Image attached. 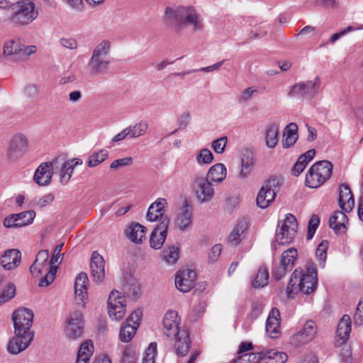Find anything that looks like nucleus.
<instances>
[{
  "instance_id": "nucleus-13",
  "label": "nucleus",
  "mask_w": 363,
  "mask_h": 363,
  "mask_svg": "<svg viewBox=\"0 0 363 363\" xmlns=\"http://www.w3.org/2000/svg\"><path fill=\"white\" fill-rule=\"evenodd\" d=\"M194 191L198 203L211 202L215 196L213 184L203 177H197L194 181Z\"/></svg>"
},
{
  "instance_id": "nucleus-6",
  "label": "nucleus",
  "mask_w": 363,
  "mask_h": 363,
  "mask_svg": "<svg viewBox=\"0 0 363 363\" xmlns=\"http://www.w3.org/2000/svg\"><path fill=\"white\" fill-rule=\"evenodd\" d=\"M333 164L327 160L313 164L306 176V184L310 188H318L323 185L332 174Z\"/></svg>"
},
{
  "instance_id": "nucleus-3",
  "label": "nucleus",
  "mask_w": 363,
  "mask_h": 363,
  "mask_svg": "<svg viewBox=\"0 0 363 363\" xmlns=\"http://www.w3.org/2000/svg\"><path fill=\"white\" fill-rule=\"evenodd\" d=\"M317 270L313 262H308L306 271L298 267L291 274L286 287L288 298H294L298 292L310 294L315 291L317 286Z\"/></svg>"
},
{
  "instance_id": "nucleus-23",
  "label": "nucleus",
  "mask_w": 363,
  "mask_h": 363,
  "mask_svg": "<svg viewBox=\"0 0 363 363\" xmlns=\"http://www.w3.org/2000/svg\"><path fill=\"white\" fill-rule=\"evenodd\" d=\"M63 247V244L57 245L54 250L53 255L51 258V267L50 272L40 279L39 286L41 287L47 286L50 284L55 279V274L58 268V264L61 262L62 254L60 253Z\"/></svg>"
},
{
  "instance_id": "nucleus-5",
  "label": "nucleus",
  "mask_w": 363,
  "mask_h": 363,
  "mask_svg": "<svg viewBox=\"0 0 363 363\" xmlns=\"http://www.w3.org/2000/svg\"><path fill=\"white\" fill-rule=\"evenodd\" d=\"M10 21L18 26H25L33 22L38 15L35 4L30 0H21L11 6Z\"/></svg>"
},
{
  "instance_id": "nucleus-18",
  "label": "nucleus",
  "mask_w": 363,
  "mask_h": 363,
  "mask_svg": "<svg viewBox=\"0 0 363 363\" xmlns=\"http://www.w3.org/2000/svg\"><path fill=\"white\" fill-rule=\"evenodd\" d=\"M180 318L175 311H167L163 318V333L170 339H174L182 329L179 325Z\"/></svg>"
},
{
  "instance_id": "nucleus-31",
  "label": "nucleus",
  "mask_w": 363,
  "mask_h": 363,
  "mask_svg": "<svg viewBox=\"0 0 363 363\" xmlns=\"http://www.w3.org/2000/svg\"><path fill=\"white\" fill-rule=\"evenodd\" d=\"M354 205V200L348 185L342 184L339 189V206L346 213L350 212Z\"/></svg>"
},
{
  "instance_id": "nucleus-37",
  "label": "nucleus",
  "mask_w": 363,
  "mask_h": 363,
  "mask_svg": "<svg viewBox=\"0 0 363 363\" xmlns=\"http://www.w3.org/2000/svg\"><path fill=\"white\" fill-rule=\"evenodd\" d=\"M94 351V346L91 340L83 342L79 348L75 363H89Z\"/></svg>"
},
{
  "instance_id": "nucleus-11",
  "label": "nucleus",
  "mask_w": 363,
  "mask_h": 363,
  "mask_svg": "<svg viewBox=\"0 0 363 363\" xmlns=\"http://www.w3.org/2000/svg\"><path fill=\"white\" fill-rule=\"evenodd\" d=\"M108 313L112 320H121L126 313L125 297L118 291H113L108 300Z\"/></svg>"
},
{
  "instance_id": "nucleus-9",
  "label": "nucleus",
  "mask_w": 363,
  "mask_h": 363,
  "mask_svg": "<svg viewBox=\"0 0 363 363\" xmlns=\"http://www.w3.org/2000/svg\"><path fill=\"white\" fill-rule=\"evenodd\" d=\"M28 141L26 135L17 133L11 137L6 147V156L9 161L16 162L28 151Z\"/></svg>"
},
{
  "instance_id": "nucleus-14",
  "label": "nucleus",
  "mask_w": 363,
  "mask_h": 363,
  "mask_svg": "<svg viewBox=\"0 0 363 363\" xmlns=\"http://www.w3.org/2000/svg\"><path fill=\"white\" fill-rule=\"evenodd\" d=\"M317 328L312 320L305 323L303 328L290 338V344L294 347H299L311 342L315 337Z\"/></svg>"
},
{
  "instance_id": "nucleus-55",
  "label": "nucleus",
  "mask_w": 363,
  "mask_h": 363,
  "mask_svg": "<svg viewBox=\"0 0 363 363\" xmlns=\"http://www.w3.org/2000/svg\"><path fill=\"white\" fill-rule=\"evenodd\" d=\"M319 224H320L319 218L316 215H313L308 222V233H307V239L308 240L312 239Z\"/></svg>"
},
{
  "instance_id": "nucleus-42",
  "label": "nucleus",
  "mask_w": 363,
  "mask_h": 363,
  "mask_svg": "<svg viewBox=\"0 0 363 363\" xmlns=\"http://www.w3.org/2000/svg\"><path fill=\"white\" fill-rule=\"evenodd\" d=\"M55 200V196L52 193H48L40 198H35L28 203L29 208L43 209L46 206L51 205Z\"/></svg>"
},
{
  "instance_id": "nucleus-10",
  "label": "nucleus",
  "mask_w": 363,
  "mask_h": 363,
  "mask_svg": "<svg viewBox=\"0 0 363 363\" xmlns=\"http://www.w3.org/2000/svg\"><path fill=\"white\" fill-rule=\"evenodd\" d=\"M245 362L252 363H285L287 354L282 352L271 350L258 353L245 354L242 355Z\"/></svg>"
},
{
  "instance_id": "nucleus-39",
  "label": "nucleus",
  "mask_w": 363,
  "mask_h": 363,
  "mask_svg": "<svg viewBox=\"0 0 363 363\" xmlns=\"http://www.w3.org/2000/svg\"><path fill=\"white\" fill-rule=\"evenodd\" d=\"M298 139V126L294 123H290L286 126L283 133L282 145L284 148L293 146Z\"/></svg>"
},
{
  "instance_id": "nucleus-8",
  "label": "nucleus",
  "mask_w": 363,
  "mask_h": 363,
  "mask_svg": "<svg viewBox=\"0 0 363 363\" xmlns=\"http://www.w3.org/2000/svg\"><path fill=\"white\" fill-rule=\"evenodd\" d=\"M298 228V223L295 216L287 214L284 220L280 222L277 228L275 239L281 245L289 244L294 240Z\"/></svg>"
},
{
  "instance_id": "nucleus-16",
  "label": "nucleus",
  "mask_w": 363,
  "mask_h": 363,
  "mask_svg": "<svg viewBox=\"0 0 363 363\" xmlns=\"http://www.w3.org/2000/svg\"><path fill=\"white\" fill-rule=\"evenodd\" d=\"M193 223V208L190 203L184 201L179 208L174 225L182 232L191 229Z\"/></svg>"
},
{
  "instance_id": "nucleus-33",
  "label": "nucleus",
  "mask_w": 363,
  "mask_h": 363,
  "mask_svg": "<svg viewBox=\"0 0 363 363\" xmlns=\"http://www.w3.org/2000/svg\"><path fill=\"white\" fill-rule=\"evenodd\" d=\"M279 135V125L272 122L266 125L264 130L265 145L268 148L274 149L278 144Z\"/></svg>"
},
{
  "instance_id": "nucleus-52",
  "label": "nucleus",
  "mask_w": 363,
  "mask_h": 363,
  "mask_svg": "<svg viewBox=\"0 0 363 363\" xmlns=\"http://www.w3.org/2000/svg\"><path fill=\"white\" fill-rule=\"evenodd\" d=\"M16 294V286L9 283L0 292V305L11 300Z\"/></svg>"
},
{
  "instance_id": "nucleus-47",
  "label": "nucleus",
  "mask_w": 363,
  "mask_h": 363,
  "mask_svg": "<svg viewBox=\"0 0 363 363\" xmlns=\"http://www.w3.org/2000/svg\"><path fill=\"white\" fill-rule=\"evenodd\" d=\"M108 157V151L105 149H101L99 151L93 152L89 155L87 161V165L89 167H94L104 161Z\"/></svg>"
},
{
  "instance_id": "nucleus-24",
  "label": "nucleus",
  "mask_w": 363,
  "mask_h": 363,
  "mask_svg": "<svg viewBox=\"0 0 363 363\" xmlns=\"http://www.w3.org/2000/svg\"><path fill=\"white\" fill-rule=\"evenodd\" d=\"M49 252L47 250L40 251L37 256L35 262L30 267V273L34 277H38L43 273L45 275L50 272L51 267V260L48 262Z\"/></svg>"
},
{
  "instance_id": "nucleus-22",
  "label": "nucleus",
  "mask_w": 363,
  "mask_h": 363,
  "mask_svg": "<svg viewBox=\"0 0 363 363\" xmlns=\"http://www.w3.org/2000/svg\"><path fill=\"white\" fill-rule=\"evenodd\" d=\"M91 276L94 282L101 284L105 277V262L97 252H94L90 261Z\"/></svg>"
},
{
  "instance_id": "nucleus-56",
  "label": "nucleus",
  "mask_w": 363,
  "mask_h": 363,
  "mask_svg": "<svg viewBox=\"0 0 363 363\" xmlns=\"http://www.w3.org/2000/svg\"><path fill=\"white\" fill-rule=\"evenodd\" d=\"M133 164V158L132 157H126L113 160L110 164V168L117 169L123 167L130 166Z\"/></svg>"
},
{
  "instance_id": "nucleus-50",
  "label": "nucleus",
  "mask_w": 363,
  "mask_h": 363,
  "mask_svg": "<svg viewBox=\"0 0 363 363\" xmlns=\"http://www.w3.org/2000/svg\"><path fill=\"white\" fill-rule=\"evenodd\" d=\"M131 138H138L146 133L148 128V123L145 121H141L133 126L127 128Z\"/></svg>"
},
{
  "instance_id": "nucleus-17",
  "label": "nucleus",
  "mask_w": 363,
  "mask_h": 363,
  "mask_svg": "<svg viewBox=\"0 0 363 363\" xmlns=\"http://www.w3.org/2000/svg\"><path fill=\"white\" fill-rule=\"evenodd\" d=\"M66 336L75 340L81 337L83 333L82 314L79 311H74L70 313L66 320Z\"/></svg>"
},
{
  "instance_id": "nucleus-12",
  "label": "nucleus",
  "mask_w": 363,
  "mask_h": 363,
  "mask_svg": "<svg viewBox=\"0 0 363 363\" xmlns=\"http://www.w3.org/2000/svg\"><path fill=\"white\" fill-rule=\"evenodd\" d=\"M142 315L140 310H135L128 317L119 333V339L121 342H128L133 339L140 325Z\"/></svg>"
},
{
  "instance_id": "nucleus-35",
  "label": "nucleus",
  "mask_w": 363,
  "mask_h": 363,
  "mask_svg": "<svg viewBox=\"0 0 363 363\" xmlns=\"http://www.w3.org/2000/svg\"><path fill=\"white\" fill-rule=\"evenodd\" d=\"M174 339H176L174 348L177 355L181 357L186 355L191 343L188 331L183 328Z\"/></svg>"
},
{
  "instance_id": "nucleus-19",
  "label": "nucleus",
  "mask_w": 363,
  "mask_h": 363,
  "mask_svg": "<svg viewBox=\"0 0 363 363\" xmlns=\"http://www.w3.org/2000/svg\"><path fill=\"white\" fill-rule=\"evenodd\" d=\"M196 273L194 270L186 269L179 271L175 277L177 289L183 292H189L195 285Z\"/></svg>"
},
{
  "instance_id": "nucleus-60",
  "label": "nucleus",
  "mask_w": 363,
  "mask_h": 363,
  "mask_svg": "<svg viewBox=\"0 0 363 363\" xmlns=\"http://www.w3.org/2000/svg\"><path fill=\"white\" fill-rule=\"evenodd\" d=\"M289 271H291V269H286V267L280 262L279 266H277L273 269L272 276L275 279L279 280L285 276L287 272Z\"/></svg>"
},
{
  "instance_id": "nucleus-21",
  "label": "nucleus",
  "mask_w": 363,
  "mask_h": 363,
  "mask_svg": "<svg viewBox=\"0 0 363 363\" xmlns=\"http://www.w3.org/2000/svg\"><path fill=\"white\" fill-rule=\"evenodd\" d=\"M53 162H43L35 169L33 175V181L38 186H48L50 184L53 174Z\"/></svg>"
},
{
  "instance_id": "nucleus-30",
  "label": "nucleus",
  "mask_w": 363,
  "mask_h": 363,
  "mask_svg": "<svg viewBox=\"0 0 363 363\" xmlns=\"http://www.w3.org/2000/svg\"><path fill=\"white\" fill-rule=\"evenodd\" d=\"M21 255L18 250H9L0 257V264L6 270H11L19 265Z\"/></svg>"
},
{
  "instance_id": "nucleus-49",
  "label": "nucleus",
  "mask_w": 363,
  "mask_h": 363,
  "mask_svg": "<svg viewBox=\"0 0 363 363\" xmlns=\"http://www.w3.org/2000/svg\"><path fill=\"white\" fill-rule=\"evenodd\" d=\"M15 216L17 218L18 227L21 228L31 224L36 215L34 211L30 210L16 213Z\"/></svg>"
},
{
  "instance_id": "nucleus-27",
  "label": "nucleus",
  "mask_w": 363,
  "mask_h": 363,
  "mask_svg": "<svg viewBox=\"0 0 363 363\" xmlns=\"http://www.w3.org/2000/svg\"><path fill=\"white\" fill-rule=\"evenodd\" d=\"M167 206V201L165 199L158 198L148 208L146 216L147 220L155 222L161 219L162 221L164 218H168L167 216H164Z\"/></svg>"
},
{
  "instance_id": "nucleus-28",
  "label": "nucleus",
  "mask_w": 363,
  "mask_h": 363,
  "mask_svg": "<svg viewBox=\"0 0 363 363\" xmlns=\"http://www.w3.org/2000/svg\"><path fill=\"white\" fill-rule=\"evenodd\" d=\"M280 320L279 311L272 308L266 322V332L271 338H277L280 335Z\"/></svg>"
},
{
  "instance_id": "nucleus-59",
  "label": "nucleus",
  "mask_w": 363,
  "mask_h": 363,
  "mask_svg": "<svg viewBox=\"0 0 363 363\" xmlns=\"http://www.w3.org/2000/svg\"><path fill=\"white\" fill-rule=\"evenodd\" d=\"M37 51V48L35 45L24 46L21 43V51L18 59L25 60L27 59L31 55H33Z\"/></svg>"
},
{
  "instance_id": "nucleus-15",
  "label": "nucleus",
  "mask_w": 363,
  "mask_h": 363,
  "mask_svg": "<svg viewBox=\"0 0 363 363\" xmlns=\"http://www.w3.org/2000/svg\"><path fill=\"white\" fill-rule=\"evenodd\" d=\"M278 184V180L275 178H271L265 182L257 196V204L259 208H266L274 201Z\"/></svg>"
},
{
  "instance_id": "nucleus-48",
  "label": "nucleus",
  "mask_w": 363,
  "mask_h": 363,
  "mask_svg": "<svg viewBox=\"0 0 363 363\" xmlns=\"http://www.w3.org/2000/svg\"><path fill=\"white\" fill-rule=\"evenodd\" d=\"M21 48V43L19 39L9 40L4 44V52L6 55L18 56V58Z\"/></svg>"
},
{
  "instance_id": "nucleus-2",
  "label": "nucleus",
  "mask_w": 363,
  "mask_h": 363,
  "mask_svg": "<svg viewBox=\"0 0 363 363\" xmlns=\"http://www.w3.org/2000/svg\"><path fill=\"white\" fill-rule=\"evenodd\" d=\"M163 18L167 23L174 26L177 30H180L185 25L190 26L194 31L204 28L201 15L192 6H167L164 9Z\"/></svg>"
},
{
  "instance_id": "nucleus-36",
  "label": "nucleus",
  "mask_w": 363,
  "mask_h": 363,
  "mask_svg": "<svg viewBox=\"0 0 363 363\" xmlns=\"http://www.w3.org/2000/svg\"><path fill=\"white\" fill-rule=\"evenodd\" d=\"M247 228L248 225L245 220L239 221L230 234L228 242L233 245H238L245 238Z\"/></svg>"
},
{
  "instance_id": "nucleus-64",
  "label": "nucleus",
  "mask_w": 363,
  "mask_h": 363,
  "mask_svg": "<svg viewBox=\"0 0 363 363\" xmlns=\"http://www.w3.org/2000/svg\"><path fill=\"white\" fill-rule=\"evenodd\" d=\"M3 224L6 228H19L15 214H11L6 217Z\"/></svg>"
},
{
  "instance_id": "nucleus-57",
  "label": "nucleus",
  "mask_w": 363,
  "mask_h": 363,
  "mask_svg": "<svg viewBox=\"0 0 363 363\" xmlns=\"http://www.w3.org/2000/svg\"><path fill=\"white\" fill-rule=\"evenodd\" d=\"M258 90L254 86L245 89L239 96V100L242 102H247L251 100L257 94Z\"/></svg>"
},
{
  "instance_id": "nucleus-25",
  "label": "nucleus",
  "mask_w": 363,
  "mask_h": 363,
  "mask_svg": "<svg viewBox=\"0 0 363 363\" xmlns=\"http://www.w3.org/2000/svg\"><path fill=\"white\" fill-rule=\"evenodd\" d=\"M351 333V319L350 315H344L339 321L335 333V344L340 347L347 342Z\"/></svg>"
},
{
  "instance_id": "nucleus-26",
  "label": "nucleus",
  "mask_w": 363,
  "mask_h": 363,
  "mask_svg": "<svg viewBox=\"0 0 363 363\" xmlns=\"http://www.w3.org/2000/svg\"><path fill=\"white\" fill-rule=\"evenodd\" d=\"M89 286V279L87 274L84 272H81L78 274L75 279L74 283V293L76 296L77 301H80L79 303H82L84 307L87 301V289Z\"/></svg>"
},
{
  "instance_id": "nucleus-4",
  "label": "nucleus",
  "mask_w": 363,
  "mask_h": 363,
  "mask_svg": "<svg viewBox=\"0 0 363 363\" xmlns=\"http://www.w3.org/2000/svg\"><path fill=\"white\" fill-rule=\"evenodd\" d=\"M111 43L108 40H103L95 46L87 63V69L91 75L101 74L108 69L111 62Z\"/></svg>"
},
{
  "instance_id": "nucleus-1",
  "label": "nucleus",
  "mask_w": 363,
  "mask_h": 363,
  "mask_svg": "<svg viewBox=\"0 0 363 363\" xmlns=\"http://www.w3.org/2000/svg\"><path fill=\"white\" fill-rule=\"evenodd\" d=\"M33 312L28 308H19L13 314L15 337L8 345V351L17 354L26 350L30 344L33 334L30 331L33 324Z\"/></svg>"
},
{
  "instance_id": "nucleus-43",
  "label": "nucleus",
  "mask_w": 363,
  "mask_h": 363,
  "mask_svg": "<svg viewBox=\"0 0 363 363\" xmlns=\"http://www.w3.org/2000/svg\"><path fill=\"white\" fill-rule=\"evenodd\" d=\"M298 257V251L291 247L285 250L281 257L280 262L286 267V269H292Z\"/></svg>"
},
{
  "instance_id": "nucleus-7",
  "label": "nucleus",
  "mask_w": 363,
  "mask_h": 363,
  "mask_svg": "<svg viewBox=\"0 0 363 363\" xmlns=\"http://www.w3.org/2000/svg\"><path fill=\"white\" fill-rule=\"evenodd\" d=\"M321 88V80L318 77L306 82H299L294 84L289 91L290 97H302L311 99L320 91Z\"/></svg>"
},
{
  "instance_id": "nucleus-54",
  "label": "nucleus",
  "mask_w": 363,
  "mask_h": 363,
  "mask_svg": "<svg viewBox=\"0 0 363 363\" xmlns=\"http://www.w3.org/2000/svg\"><path fill=\"white\" fill-rule=\"evenodd\" d=\"M157 354V344L151 342L145 352V355L143 359V363H155V356Z\"/></svg>"
},
{
  "instance_id": "nucleus-53",
  "label": "nucleus",
  "mask_w": 363,
  "mask_h": 363,
  "mask_svg": "<svg viewBox=\"0 0 363 363\" xmlns=\"http://www.w3.org/2000/svg\"><path fill=\"white\" fill-rule=\"evenodd\" d=\"M227 143V136H223L213 140L211 143V147L216 154H222L225 152Z\"/></svg>"
},
{
  "instance_id": "nucleus-63",
  "label": "nucleus",
  "mask_w": 363,
  "mask_h": 363,
  "mask_svg": "<svg viewBox=\"0 0 363 363\" xmlns=\"http://www.w3.org/2000/svg\"><path fill=\"white\" fill-rule=\"evenodd\" d=\"M39 92V87L35 84H28L26 86L24 93L29 98L36 97Z\"/></svg>"
},
{
  "instance_id": "nucleus-40",
  "label": "nucleus",
  "mask_w": 363,
  "mask_h": 363,
  "mask_svg": "<svg viewBox=\"0 0 363 363\" xmlns=\"http://www.w3.org/2000/svg\"><path fill=\"white\" fill-rule=\"evenodd\" d=\"M146 228L139 223H133L127 230L128 238L135 243H141L145 238Z\"/></svg>"
},
{
  "instance_id": "nucleus-20",
  "label": "nucleus",
  "mask_w": 363,
  "mask_h": 363,
  "mask_svg": "<svg viewBox=\"0 0 363 363\" xmlns=\"http://www.w3.org/2000/svg\"><path fill=\"white\" fill-rule=\"evenodd\" d=\"M169 218H164L153 230L150 235V245L155 250L162 247L166 240L169 228Z\"/></svg>"
},
{
  "instance_id": "nucleus-32",
  "label": "nucleus",
  "mask_w": 363,
  "mask_h": 363,
  "mask_svg": "<svg viewBox=\"0 0 363 363\" xmlns=\"http://www.w3.org/2000/svg\"><path fill=\"white\" fill-rule=\"evenodd\" d=\"M82 163L83 161L80 158H72L63 162L60 174V183L63 185L67 184L72 176L74 167Z\"/></svg>"
},
{
  "instance_id": "nucleus-46",
  "label": "nucleus",
  "mask_w": 363,
  "mask_h": 363,
  "mask_svg": "<svg viewBox=\"0 0 363 363\" xmlns=\"http://www.w3.org/2000/svg\"><path fill=\"white\" fill-rule=\"evenodd\" d=\"M269 272L266 267H262L252 281L254 288L264 287L268 284Z\"/></svg>"
},
{
  "instance_id": "nucleus-44",
  "label": "nucleus",
  "mask_w": 363,
  "mask_h": 363,
  "mask_svg": "<svg viewBox=\"0 0 363 363\" xmlns=\"http://www.w3.org/2000/svg\"><path fill=\"white\" fill-rule=\"evenodd\" d=\"M179 247L175 245H171L164 250L163 259L167 264L174 265L177 262L179 258Z\"/></svg>"
},
{
  "instance_id": "nucleus-51",
  "label": "nucleus",
  "mask_w": 363,
  "mask_h": 363,
  "mask_svg": "<svg viewBox=\"0 0 363 363\" xmlns=\"http://www.w3.org/2000/svg\"><path fill=\"white\" fill-rule=\"evenodd\" d=\"M328 247V242L327 240H323L318 246L315 250V257L318 261V264L320 267H324L325 262L327 258V250Z\"/></svg>"
},
{
  "instance_id": "nucleus-34",
  "label": "nucleus",
  "mask_w": 363,
  "mask_h": 363,
  "mask_svg": "<svg viewBox=\"0 0 363 363\" xmlns=\"http://www.w3.org/2000/svg\"><path fill=\"white\" fill-rule=\"evenodd\" d=\"M347 216L341 211L335 212L329 219V226L336 234L345 233L347 228Z\"/></svg>"
},
{
  "instance_id": "nucleus-62",
  "label": "nucleus",
  "mask_w": 363,
  "mask_h": 363,
  "mask_svg": "<svg viewBox=\"0 0 363 363\" xmlns=\"http://www.w3.org/2000/svg\"><path fill=\"white\" fill-rule=\"evenodd\" d=\"M59 43L62 47L70 50L77 49L78 47L77 40L72 38H62Z\"/></svg>"
},
{
  "instance_id": "nucleus-45",
  "label": "nucleus",
  "mask_w": 363,
  "mask_h": 363,
  "mask_svg": "<svg viewBox=\"0 0 363 363\" xmlns=\"http://www.w3.org/2000/svg\"><path fill=\"white\" fill-rule=\"evenodd\" d=\"M214 159L212 152L208 148H202L195 154V162L199 166L210 164Z\"/></svg>"
},
{
  "instance_id": "nucleus-58",
  "label": "nucleus",
  "mask_w": 363,
  "mask_h": 363,
  "mask_svg": "<svg viewBox=\"0 0 363 363\" xmlns=\"http://www.w3.org/2000/svg\"><path fill=\"white\" fill-rule=\"evenodd\" d=\"M223 247L220 244L213 245L208 253V262L214 263L218 261L222 252Z\"/></svg>"
},
{
  "instance_id": "nucleus-29",
  "label": "nucleus",
  "mask_w": 363,
  "mask_h": 363,
  "mask_svg": "<svg viewBox=\"0 0 363 363\" xmlns=\"http://www.w3.org/2000/svg\"><path fill=\"white\" fill-rule=\"evenodd\" d=\"M227 168L223 163H216L208 170L204 179L215 184H221L227 177Z\"/></svg>"
},
{
  "instance_id": "nucleus-41",
  "label": "nucleus",
  "mask_w": 363,
  "mask_h": 363,
  "mask_svg": "<svg viewBox=\"0 0 363 363\" xmlns=\"http://www.w3.org/2000/svg\"><path fill=\"white\" fill-rule=\"evenodd\" d=\"M255 157L251 152H246L242 156V168L238 174L240 179L247 178L252 171L255 164Z\"/></svg>"
},
{
  "instance_id": "nucleus-38",
  "label": "nucleus",
  "mask_w": 363,
  "mask_h": 363,
  "mask_svg": "<svg viewBox=\"0 0 363 363\" xmlns=\"http://www.w3.org/2000/svg\"><path fill=\"white\" fill-rule=\"evenodd\" d=\"M315 155V151L314 149L309 150L306 152L302 154L293 166L291 169L292 174L296 177L298 176L305 169L308 164L313 160Z\"/></svg>"
},
{
  "instance_id": "nucleus-61",
  "label": "nucleus",
  "mask_w": 363,
  "mask_h": 363,
  "mask_svg": "<svg viewBox=\"0 0 363 363\" xmlns=\"http://www.w3.org/2000/svg\"><path fill=\"white\" fill-rule=\"evenodd\" d=\"M354 320L357 325L363 324V298H362L356 308V311L354 315Z\"/></svg>"
}]
</instances>
